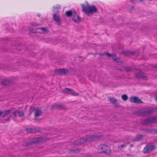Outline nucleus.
I'll use <instances>...</instances> for the list:
<instances>
[{
  "instance_id": "5701e85b",
  "label": "nucleus",
  "mask_w": 157,
  "mask_h": 157,
  "mask_svg": "<svg viewBox=\"0 0 157 157\" xmlns=\"http://www.w3.org/2000/svg\"><path fill=\"white\" fill-rule=\"evenodd\" d=\"M149 114L152 113L154 112H157V107H151V108L147 110Z\"/></svg>"
},
{
  "instance_id": "49530a36",
  "label": "nucleus",
  "mask_w": 157,
  "mask_h": 157,
  "mask_svg": "<svg viewBox=\"0 0 157 157\" xmlns=\"http://www.w3.org/2000/svg\"><path fill=\"white\" fill-rule=\"evenodd\" d=\"M72 95L75 96H78L79 95V94L76 92H75L74 91V92H73V94H72Z\"/></svg>"
},
{
  "instance_id": "864d4df0",
  "label": "nucleus",
  "mask_w": 157,
  "mask_h": 157,
  "mask_svg": "<svg viewBox=\"0 0 157 157\" xmlns=\"http://www.w3.org/2000/svg\"><path fill=\"white\" fill-rule=\"evenodd\" d=\"M133 146H134L133 145L131 144L130 145V147H133Z\"/></svg>"
},
{
  "instance_id": "6e6d98bb",
  "label": "nucleus",
  "mask_w": 157,
  "mask_h": 157,
  "mask_svg": "<svg viewBox=\"0 0 157 157\" xmlns=\"http://www.w3.org/2000/svg\"><path fill=\"white\" fill-rule=\"evenodd\" d=\"M79 58H82V56H79Z\"/></svg>"
},
{
  "instance_id": "7c9ffc66",
  "label": "nucleus",
  "mask_w": 157,
  "mask_h": 157,
  "mask_svg": "<svg viewBox=\"0 0 157 157\" xmlns=\"http://www.w3.org/2000/svg\"><path fill=\"white\" fill-rule=\"evenodd\" d=\"M113 59L117 63L121 62V58L119 57H117V56L115 58H113Z\"/></svg>"
},
{
  "instance_id": "6e6552de",
  "label": "nucleus",
  "mask_w": 157,
  "mask_h": 157,
  "mask_svg": "<svg viewBox=\"0 0 157 157\" xmlns=\"http://www.w3.org/2000/svg\"><path fill=\"white\" fill-rule=\"evenodd\" d=\"M121 53L126 56H134L136 54V51L123 50Z\"/></svg>"
},
{
  "instance_id": "37998d69",
  "label": "nucleus",
  "mask_w": 157,
  "mask_h": 157,
  "mask_svg": "<svg viewBox=\"0 0 157 157\" xmlns=\"http://www.w3.org/2000/svg\"><path fill=\"white\" fill-rule=\"evenodd\" d=\"M74 91L72 89H69V93H68V94H73V92H74Z\"/></svg>"
},
{
  "instance_id": "f704fd0d",
  "label": "nucleus",
  "mask_w": 157,
  "mask_h": 157,
  "mask_svg": "<svg viewBox=\"0 0 157 157\" xmlns=\"http://www.w3.org/2000/svg\"><path fill=\"white\" fill-rule=\"evenodd\" d=\"M106 55L108 56H111L113 58H115L117 56L116 55L114 54H110L108 52L106 54Z\"/></svg>"
},
{
  "instance_id": "1a4fd4ad",
  "label": "nucleus",
  "mask_w": 157,
  "mask_h": 157,
  "mask_svg": "<svg viewBox=\"0 0 157 157\" xmlns=\"http://www.w3.org/2000/svg\"><path fill=\"white\" fill-rule=\"evenodd\" d=\"M13 82V80L11 79H4L1 82V84L2 86H6L11 84Z\"/></svg>"
},
{
  "instance_id": "58836bf2",
  "label": "nucleus",
  "mask_w": 157,
  "mask_h": 157,
  "mask_svg": "<svg viewBox=\"0 0 157 157\" xmlns=\"http://www.w3.org/2000/svg\"><path fill=\"white\" fill-rule=\"evenodd\" d=\"M140 110H138V111H135L134 112V114L136 116H140Z\"/></svg>"
},
{
  "instance_id": "4d7b16f0",
  "label": "nucleus",
  "mask_w": 157,
  "mask_h": 157,
  "mask_svg": "<svg viewBox=\"0 0 157 157\" xmlns=\"http://www.w3.org/2000/svg\"><path fill=\"white\" fill-rule=\"evenodd\" d=\"M37 16H38V17H39L40 16V15H37Z\"/></svg>"
},
{
  "instance_id": "aec40b11",
  "label": "nucleus",
  "mask_w": 157,
  "mask_h": 157,
  "mask_svg": "<svg viewBox=\"0 0 157 157\" xmlns=\"http://www.w3.org/2000/svg\"><path fill=\"white\" fill-rule=\"evenodd\" d=\"M144 136L141 134H136L135 136V141H138L141 140Z\"/></svg>"
},
{
  "instance_id": "20e7f679",
  "label": "nucleus",
  "mask_w": 157,
  "mask_h": 157,
  "mask_svg": "<svg viewBox=\"0 0 157 157\" xmlns=\"http://www.w3.org/2000/svg\"><path fill=\"white\" fill-rule=\"evenodd\" d=\"M69 73V71L67 68H59L54 70L53 71V75H61L63 74H67Z\"/></svg>"
},
{
  "instance_id": "c03bdc74",
  "label": "nucleus",
  "mask_w": 157,
  "mask_h": 157,
  "mask_svg": "<svg viewBox=\"0 0 157 157\" xmlns=\"http://www.w3.org/2000/svg\"><path fill=\"white\" fill-rule=\"evenodd\" d=\"M125 69L126 71L127 72H128L129 71L131 72V69H130V68L127 67H125Z\"/></svg>"
},
{
  "instance_id": "de8ad7c7",
  "label": "nucleus",
  "mask_w": 157,
  "mask_h": 157,
  "mask_svg": "<svg viewBox=\"0 0 157 157\" xmlns=\"http://www.w3.org/2000/svg\"><path fill=\"white\" fill-rule=\"evenodd\" d=\"M6 121L4 119H3L2 121H1V122L2 123H5Z\"/></svg>"
},
{
  "instance_id": "423d86ee",
  "label": "nucleus",
  "mask_w": 157,
  "mask_h": 157,
  "mask_svg": "<svg viewBox=\"0 0 157 157\" xmlns=\"http://www.w3.org/2000/svg\"><path fill=\"white\" fill-rule=\"evenodd\" d=\"M129 99L132 103L137 104H140L143 103L141 100L136 96L131 97L129 98Z\"/></svg>"
},
{
  "instance_id": "c85d7f7f",
  "label": "nucleus",
  "mask_w": 157,
  "mask_h": 157,
  "mask_svg": "<svg viewBox=\"0 0 157 157\" xmlns=\"http://www.w3.org/2000/svg\"><path fill=\"white\" fill-rule=\"evenodd\" d=\"M37 28L35 27L31 26L29 28V30L32 33H36V29H36Z\"/></svg>"
},
{
  "instance_id": "0eeeda50",
  "label": "nucleus",
  "mask_w": 157,
  "mask_h": 157,
  "mask_svg": "<svg viewBox=\"0 0 157 157\" xmlns=\"http://www.w3.org/2000/svg\"><path fill=\"white\" fill-rule=\"evenodd\" d=\"M136 70L139 71L136 75V77L137 78L139 79H142L145 80H147V76L142 75V74H144V73H142L140 70L139 69Z\"/></svg>"
},
{
  "instance_id": "412c9836",
  "label": "nucleus",
  "mask_w": 157,
  "mask_h": 157,
  "mask_svg": "<svg viewBox=\"0 0 157 157\" xmlns=\"http://www.w3.org/2000/svg\"><path fill=\"white\" fill-rule=\"evenodd\" d=\"M42 112L39 109L37 108L36 110L35 114L34 117L35 118L37 117L42 115Z\"/></svg>"
},
{
  "instance_id": "c756f323",
  "label": "nucleus",
  "mask_w": 157,
  "mask_h": 157,
  "mask_svg": "<svg viewBox=\"0 0 157 157\" xmlns=\"http://www.w3.org/2000/svg\"><path fill=\"white\" fill-rule=\"evenodd\" d=\"M36 29H41V30L46 33H47L49 32L48 29L46 28L38 27Z\"/></svg>"
},
{
  "instance_id": "a19ab883",
  "label": "nucleus",
  "mask_w": 157,
  "mask_h": 157,
  "mask_svg": "<svg viewBox=\"0 0 157 157\" xmlns=\"http://www.w3.org/2000/svg\"><path fill=\"white\" fill-rule=\"evenodd\" d=\"M56 109V103L54 104V105H51V107L50 108L51 110H53L55 109Z\"/></svg>"
},
{
  "instance_id": "2f4dec72",
  "label": "nucleus",
  "mask_w": 157,
  "mask_h": 157,
  "mask_svg": "<svg viewBox=\"0 0 157 157\" xmlns=\"http://www.w3.org/2000/svg\"><path fill=\"white\" fill-rule=\"evenodd\" d=\"M121 97L122 99L124 101H126L128 99V98L127 95L125 94L122 95L121 96Z\"/></svg>"
},
{
  "instance_id": "4be33fe9",
  "label": "nucleus",
  "mask_w": 157,
  "mask_h": 157,
  "mask_svg": "<svg viewBox=\"0 0 157 157\" xmlns=\"http://www.w3.org/2000/svg\"><path fill=\"white\" fill-rule=\"evenodd\" d=\"M140 116L145 117L149 115L147 110H140Z\"/></svg>"
},
{
  "instance_id": "5fc2aeb1",
  "label": "nucleus",
  "mask_w": 157,
  "mask_h": 157,
  "mask_svg": "<svg viewBox=\"0 0 157 157\" xmlns=\"http://www.w3.org/2000/svg\"><path fill=\"white\" fill-rule=\"evenodd\" d=\"M32 113H31V112H29V116H30V115H31V114H32Z\"/></svg>"
},
{
  "instance_id": "603ef678",
  "label": "nucleus",
  "mask_w": 157,
  "mask_h": 157,
  "mask_svg": "<svg viewBox=\"0 0 157 157\" xmlns=\"http://www.w3.org/2000/svg\"><path fill=\"white\" fill-rule=\"evenodd\" d=\"M59 7H60V6L59 5H57L56 6V8L59 9Z\"/></svg>"
},
{
  "instance_id": "c9c22d12",
  "label": "nucleus",
  "mask_w": 157,
  "mask_h": 157,
  "mask_svg": "<svg viewBox=\"0 0 157 157\" xmlns=\"http://www.w3.org/2000/svg\"><path fill=\"white\" fill-rule=\"evenodd\" d=\"M36 109H37L35 108L34 107H31L29 110V112L33 113L34 111H36Z\"/></svg>"
},
{
  "instance_id": "7ed1b4c3",
  "label": "nucleus",
  "mask_w": 157,
  "mask_h": 157,
  "mask_svg": "<svg viewBox=\"0 0 157 157\" xmlns=\"http://www.w3.org/2000/svg\"><path fill=\"white\" fill-rule=\"evenodd\" d=\"M99 153H105L107 155L109 154L111 152L110 148L105 144H101L98 148Z\"/></svg>"
},
{
  "instance_id": "a18cd8bd",
  "label": "nucleus",
  "mask_w": 157,
  "mask_h": 157,
  "mask_svg": "<svg viewBox=\"0 0 157 157\" xmlns=\"http://www.w3.org/2000/svg\"><path fill=\"white\" fill-rule=\"evenodd\" d=\"M10 118L9 117H8L7 118H5L4 119L6 122H7L10 120Z\"/></svg>"
},
{
  "instance_id": "ea45409f",
  "label": "nucleus",
  "mask_w": 157,
  "mask_h": 157,
  "mask_svg": "<svg viewBox=\"0 0 157 157\" xmlns=\"http://www.w3.org/2000/svg\"><path fill=\"white\" fill-rule=\"evenodd\" d=\"M130 1L133 3H135V1L136 2H142L143 1V0H129Z\"/></svg>"
},
{
  "instance_id": "e433bc0d",
  "label": "nucleus",
  "mask_w": 157,
  "mask_h": 157,
  "mask_svg": "<svg viewBox=\"0 0 157 157\" xmlns=\"http://www.w3.org/2000/svg\"><path fill=\"white\" fill-rule=\"evenodd\" d=\"M128 143H125L124 144L122 145H121L119 146V147L120 148L121 150H122L124 147H125L127 146Z\"/></svg>"
},
{
  "instance_id": "a878e982",
  "label": "nucleus",
  "mask_w": 157,
  "mask_h": 157,
  "mask_svg": "<svg viewBox=\"0 0 157 157\" xmlns=\"http://www.w3.org/2000/svg\"><path fill=\"white\" fill-rule=\"evenodd\" d=\"M151 123H156L157 122V116L150 117Z\"/></svg>"
},
{
  "instance_id": "f3484780",
  "label": "nucleus",
  "mask_w": 157,
  "mask_h": 157,
  "mask_svg": "<svg viewBox=\"0 0 157 157\" xmlns=\"http://www.w3.org/2000/svg\"><path fill=\"white\" fill-rule=\"evenodd\" d=\"M81 151V149L77 148L75 149H70L69 150L68 153L69 154L71 153H78L79 152Z\"/></svg>"
},
{
  "instance_id": "3c124183",
  "label": "nucleus",
  "mask_w": 157,
  "mask_h": 157,
  "mask_svg": "<svg viewBox=\"0 0 157 157\" xmlns=\"http://www.w3.org/2000/svg\"><path fill=\"white\" fill-rule=\"evenodd\" d=\"M98 55L100 56H102L104 55L103 53H100L98 54Z\"/></svg>"
},
{
  "instance_id": "79ce46f5",
  "label": "nucleus",
  "mask_w": 157,
  "mask_h": 157,
  "mask_svg": "<svg viewBox=\"0 0 157 157\" xmlns=\"http://www.w3.org/2000/svg\"><path fill=\"white\" fill-rule=\"evenodd\" d=\"M152 134H155L157 133V129H152Z\"/></svg>"
},
{
  "instance_id": "473e14b6",
  "label": "nucleus",
  "mask_w": 157,
  "mask_h": 157,
  "mask_svg": "<svg viewBox=\"0 0 157 157\" xmlns=\"http://www.w3.org/2000/svg\"><path fill=\"white\" fill-rule=\"evenodd\" d=\"M109 101L111 103H112L113 104L115 103L117 100L115 98H114L113 97L110 98L109 99Z\"/></svg>"
},
{
  "instance_id": "dca6fc26",
  "label": "nucleus",
  "mask_w": 157,
  "mask_h": 157,
  "mask_svg": "<svg viewBox=\"0 0 157 157\" xmlns=\"http://www.w3.org/2000/svg\"><path fill=\"white\" fill-rule=\"evenodd\" d=\"M10 110L2 111L0 110V117H4L10 113Z\"/></svg>"
},
{
  "instance_id": "cd10ccee",
  "label": "nucleus",
  "mask_w": 157,
  "mask_h": 157,
  "mask_svg": "<svg viewBox=\"0 0 157 157\" xmlns=\"http://www.w3.org/2000/svg\"><path fill=\"white\" fill-rule=\"evenodd\" d=\"M141 131H144L145 132H147L148 133H151L152 134V128L149 129V128H144L143 129L141 130Z\"/></svg>"
},
{
  "instance_id": "b1692460",
  "label": "nucleus",
  "mask_w": 157,
  "mask_h": 157,
  "mask_svg": "<svg viewBox=\"0 0 157 157\" xmlns=\"http://www.w3.org/2000/svg\"><path fill=\"white\" fill-rule=\"evenodd\" d=\"M150 118H147L144 120L143 122L146 125H148L150 123H151L150 121Z\"/></svg>"
},
{
  "instance_id": "ddd939ff",
  "label": "nucleus",
  "mask_w": 157,
  "mask_h": 157,
  "mask_svg": "<svg viewBox=\"0 0 157 157\" xmlns=\"http://www.w3.org/2000/svg\"><path fill=\"white\" fill-rule=\"evenodd\" d=\"M53 17L54 20L56 21L58 25H60L61 24V21L59 17L57 16L55 13L53 14Z\"/></svg>"
},
{
  "instance_id": "f8f14e48",
  "label": "nucleus",
  "mask_w": 157,
  "mask_h": 157,
  "mask_svg": "<svg viewBox=\"0 0 157 157\" xmlns=\"http://www.w3.org/2000/svg\"><path fill=\"white\" fill-rule=\"evenodd\" d=\"M36 142L37 141H36L31 140L25 143L23 145L26 147L31 146L34 144H36Z\"/></svg>"
},
{
  "instance_id": "a211bd4d",
  "label": "nucleus",
  "mask_w": 157,
  "mask_h": 157,
  "mask_svg": "<svg viewBox=\"0 0 157 157\" xmlns=\"http://www.w3.org/2000/svg\"><path fill=\"white\" fill-rule=\"evenodd\" d=\"M82 138H81L80 140H77L75 141L73 143L74 145H79L84 144V142H83Z\"/></svg>"
},
{
  "instance_id": "f257e3e1",
  "label": "nucleus",
  "mask_w": 157,
  "mask_h": 157,
  "mask_svg": "<svg viewBox=\"0 0 157 157\" xmlns=\"http://www.w3.org/2000/svg\"><path fill=\"white\" fill-rule=\"evenodd\" d=\"M82 11L87 15L90 16L91 13L93 12L96 13L98 11V9L95 5L90 6L87 4L86 7L85 5L82 4Z\"/></svg>"
},
{
  "instance_id": "2eb2a0df",
  "label": "nucleus",
  "mask_w": 157,
  "mask_h": 157,
  "mask_svg": "<svg viewBox=\"0 0 157 157\" xmlns=\"http://www.w3.org/2000/svg\"><path fill=\"white\" fill-rule=\"evenodd\" d=\"M56 108L58 109L62 110H67L69 108L65 107L63 105L60 104L56 103Z\"/></svg>"
},
{
  "instance_id": "4c0bfd02",
  "label": "nucleus",
  "mask_w": 157,
  "mask_h": 157,
  "mask_svg": "<svg viewBox=\"0 0 157 157\" xmlns=\"http://www.w3.org/2000/svg\"><path fill=\"white\" fill-rule=\"evenodd\" d=\"M115 103H114L113 105H114L115 107L116 108H118L120 107V105L119 103L118 102L117 100L115 102Z\"/></svg>"
},
{
  "instance_id": "393cba45",
  "label": "nucleus",
  "mask_w": 157,
  "mask_h": 157,
  "mask_svg": "<svg viewBox=\"0 0 157 157\" xmlns=\"http://www.w3.org/2000/svg\"><path fill=\"white\" fill-rule=\"evenodd\" d=\"M10 113H10V115L9 116L10 118L12 117H16V113L15 110H13V111H12V110H10Z\"/></svg>"
},
{
  "instance_id": "bb28decb",
  "label": "nucleus",
  "mask_w": 157,
  "mask_h": 157,
  "mask_svg": "<svg viewBox=\"0 0 157 157\" xmlns=\"http://www.w3.org/2000/svg\"><path fill=\"white\" fill-rule=\"evenodd\" d=\"M73 12L71 10H68L66 12V15L67 17H71L73 15Z\"/></svg>"
},
{
  "instance_id": "4468645a",
  "label": "nucleus",
  "mask_w": 157,
  "mask_h": 157,
  "mask_svg": "<svg viewBox=\"0 0 157 157\" xmlns=\"http://www.w3.org/2000/svg\"><path fill=\"white\" fill-rule=\"evenodd\" d=\"M26 132L28 133H37L39 132V130H37L35 128H27L26 130Z\"/></svg>"
},
{
  "instance_id": "72a5a7b5",
  "label": "nucleus",
  "mask_w": 157,
  "mask_h": 157,
  "mask_svg": "<svg viewBox=\"0 0 157 157\" xmlns=\"http://www.w3.org/2000/svg\"><path fill=\"white\" fill-rule=\"evenodd\" d=\"M69 89L65 88L64 89L62 90V92L64 94H67L69 93Z\"/></svg>"
},
{
  "instance_id": "09e8293b",
  "label": "nucleus",
  "mask_w": 157,
  "mask_h": 157,
  "mask_svg": "<svg viewBox=\"0 0 157 157\" xmlns=\"http://www.w3.org/2000/svg\"><path fill=\"white\" fill-rule=\"evenodd\" d=\"M154 99L156 101H157V94H156L155 96Z\"/></svg>"
},
{
  "instance_id": "9b49d317",
  "label": "nucleus",
  "mask_w": 157,
  "mask_h": 157,
  "mask_svg": "<svg viewBox=\"0 0 157 157\" xmlns=\"http://www.w3.org/2000/svg\"><path fill=\"white\" fill-rule=\"evenodd\" d=\"M36 142L37 141H36L31 140L25 143L23 145L26 147L31 146L34 144H36Z\"/></svg>"
},
{
  "instance_id": "39448f33",
  "label": "nucleus",
  "mask_w": 157,
  "mask_h": 157,
  "mask_svg": "<svg viewBox=\"0 0 157 157\" xmlns=\"http://www.w3.org/2000/svg\"><path fill=\"white\" fill-rule=\"evenodd\" d=\"M156 147L153 145H150L146 146L144 150V153H149L151 151L155 149Z\"/></svg>"
},
{
  "instance_id": "6ab92c4d",
  "label": "nucleus",
  "mask_w": 157,
  "mask_h": 157,
  "mask_svg": "<svg viewBox=\"0 0 157 157\" xmlns=\"http://www.w3.org/2000/svg\"><path fill=\"white\" fill-rule=\"evenodd\" d=\"M16 116L21 117L24 115V112L23 110H15Z\"/></svg>"
},
{
  "instance_id": "13d9d810",
  "label": "nucleus",
  "mask_w": 157,
  "mask_h": 157,
  "mask_svg": "<svg viewBox=\"0 0 157 157\" xmlns=\"http://www.w3.org/2000/svg\"><path fill=\"white\" fill-rule=\"evenodd\" d=\"M37 16H38V17H39L40 16V15H37Z\"/></svg>"
},
{
  "instance_id": "8fccbe9b",
  "label": "nucleus",
  "mask_w": 157,
  "mask_h": 157,
  "mask_svg": "<svg viewBox=\"0 0 157 157\" xmlns=\"http://www.w3.org/2000/svg\"><path fill=\"white\" fill-rule=\"evenodd\" d=\"M135 8L134 7V6H132L130 8V9L131 10H132L134 9Z\"/></svg>"
},
{
  "instance_id": "9d476101",
  "label": "nucleus",
  "mask_w": 157,
  "mask_h": 157,
  "mask_svg": "<svg viewBox=\"0 0 157 157\" xmlns=\"http://www.w3.org/2000/svg\"><path fill=\"white\" fill-rule=\"evenodd\" d=\"M73 20L76 22H79L80 21L81 18L77 15L76 11L74 10V14L72 15Z\"/></svg>"
},
{
  "instance_id": "f03ea898",
  "label": "nucleus",
  "mask_w": 157,
  "mask_h": 157,
  "mask_svg": "<svg viewBox=\"0 0 157 157\" xmlns=\"http://www.w3.org/2000/svg\"><path fill=\"white\" fill-rule=\"evenodd\" d=\"M101 136L96 135L94 134L91 135H87L85 137H83V142L84 144L88 142H91L93 141L100 140Z\"/></svg>"
}]
</instances>
